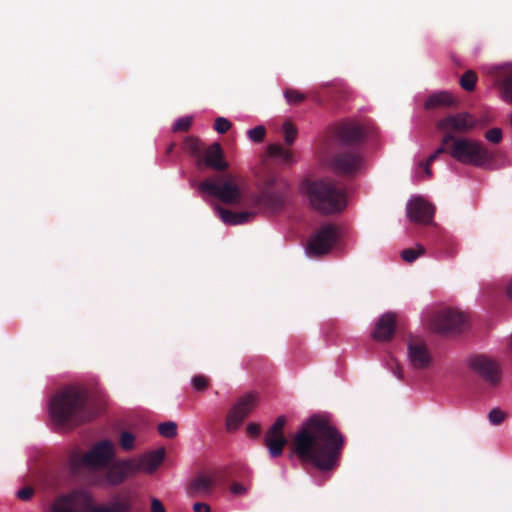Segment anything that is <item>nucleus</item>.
Instances as JSON below:
<instances>
[{
    "label": "nucleus",
    "mask_w": 512,
    "mask_h": 512,
    "mask_svg": "<svg viewBox=\"0 0 512 512\" xmlns=\"http://www.w3.org/2000/svg\"><path fill=\"white\" fill-rule=\"evenodd\" d=\"M344 444L343 435L324 418H308L294 439L295 452L320 470L335 467Z\"/></svg>",
    "instance_id": "nucleus-1"
},
{
    "label": "nucleus",
    "mask_w": 512,
    "mask_h": 512,
    "mask_svg": "<svg viewBox=\"0 0 512 512\" xmlns=\"http://www.w3.org/2000/svg\"><path fill=\"white\" fill-rule=\"evenodd\" d=\"M108 404V398L102 391L90 392L82 385H68L50 397L49 416H93L104 412Z\"/></svg>",
    "instance_id": "nucleus-2"
},
{
    "label": "nucleus",
    "mask_w": 512,
    "mask_h": 512,
    "mask_svg": "<svg viewBox=\"0 0 512 512\" xmlns=\"http://www.w3.org/2000/svg\"><path fill=\"white\" fill-rule=\"evenodd\" d=\"M307 193L312 207L323 214L339 213L347 205L345 189L331 178L309 183Z\"/></svg>",
    "instance_id": "nucleus-3"
},
{
    "label": "nucleus",
    "mask_w": 512,
    "mask_h": 512,
    "mask_svg": "<svg viewBox=\"0 0 512 512\" xmlns=\"http://www.w3.org/2000/svg\"><path fill=\"white\" fill-rule=\"evenodd\" d=\"M449 155L456 161L475 167H485L494 159V155L482 143L464 137L451 140Z\"/></svg>",
    "instance_id": "nucleus-4"
},
{
    "label": "nucleus",
    "mask_w": 512,
    "mask_h": 512,
    "mask_svg": "<svg viewBox=\"0 0 512 512\" xmlns=\"http://www.w3.org/2000/svg\"><path fill=\"white\" fill-rule=\"evenodd\" d=\"M199 189L230 205L239 204L242 199L239 178L231 174L222 176L219 183L205 180L200 183Z\"/></svg>",
    "instance_id": "nucleus-5"
},
{
    "label": "nucleus",
    "mask_w": 512,
    "mask_h": 512,
    "mask_svg": "<svg viewBox=\"0 0 512 512\" xmlns=\"http://www.w3.org/2000/svg\"><path fill=\"white\" fill-rule=\"evenodd\" d=\"M363 164V158L357 150H342L332 153L327 158L329 169L339 176L353 177Z\"/></svg>",
    "instance_id": "nucleus-6"
},
{
    "label": "nucleus",
    "mask_w": 512,
    "mask_h": 512,
    "mask_svg": "<svg viewBox=\"0 0 512 512\" xmlns=\"http://www.w3.org/2000/svg\"><path fill=\"white\" fill-rule=\"evenodd\" d=\"M287 190L288 185L285 182L271 179L266 182L260 194L255 197V204L273 212L280 211L285 205Z\"/></svg>",
    "instance_id": "nucleus-7"
},
{
    "label": "nucleus",
    "mask_w": 512,
    "mask_h": 512,
    "mask_svg": "<svg viewBox=\"0 0 512 512\" xmlns=\"http://www.w3.org/2000/svg\"><path fill=\"white\" fill-rule=\"evenodd\" d=\"M339 238L338 228L334 224L323 225L307 243L309 256H322L329 253Z\"/></svg>",
    "instance_id": "nucleus-8"
},
{
    "label": "nucleus",
    "mask_w": 512,
    "mask_h": 512,
    "mask_svg": "<svg viewBox=\"0 0 512 512\" xmlns=\"http://www.w3.org/2000/svg\"><path fill=\"white\" fill-rule=\"evenodd\" d=\"M467 327L466 315L456 309L448 308L436 313L432 320L434 331L442 334H455Z\"/></svg>",
    "instance_id": "nucleus-9"
},
{
    "label": "nucleus",
    "mask_w": 512,
    "mask_h": 512,
    "mask_svg": "<svg viewBox=\"0 0 512 512\" xmlns=\"http://www.w3.org/2000/svg\"><path fill=\"white\" fill-rule=\"evenodd\" d=\"M91 502V494L87 490L78 489L56 498L50 512H88Z\"/></svg>",
    "instance_id": "nucleus-10"
},
{
    "label": "nucleus",
    "mask_w": 512,
    "mask_h": 512,
    "mask_svg": "<svg viewBox=\"0 0 512 512\" xmlns=\"http://www.w3.org/2000/svg\"><path fill=\"white\" fill-rule=\"evenodd\" d=\"M331 130L335 140L347 146H358L367 138V129L356 121H342Z\"/></svg>",
    "instance_id": "nucleus-11"
},
{
    "label": "nucleus",
    "mask_w": 512,
    "mask_h": 512,
    "mask_svg": "<svg viewBox=\"0 0 512 512\" xmlns=\"http://www.w3.org/2000/svg\"><path fill=\"white\" fill-rule=\"evenodd\" d=\"M476 125L474 117L467 113L461 112L456 114H450L436 123V127L439 131L445 134L455 133L464 134L472 130Z\"/></svg>",
    "instance_id": "nucleus-12"
},
{
    "label": "nucleus",
    "mask_w": 512,
    "mask_h": 512,
    "mask_svg": "<svg viewBox=\"0 0 512 512\" xmlns=\"http://www.w3.org/2000/svg\"><path fill=\"white\" fill-rule=\"evenodd\" d=\"M469 368L490 385L500 381V368L496 362L485 355H474L468 360Z\"/></svg>",
    "instance_id": "nucleus-13"
},
{
    "label": "nucleus",
    "mask_w": 512,
    "mask_h": 512,
    "mask_svg": "<svg viewBox=\"0 0 512 512\" xmlns=\"http://www.w3.org/2000/svg\"><path fill=\"white\" fill-rule=\"evenodd\" d=\"M114 457V445L110 440L96 443L83 457L82 463L90 468L106 466Z\"/></svg>",
    "instance_id": "nucleus-14"
},
{
    "label": "nucleus",
    "mask_w": 512,
    "mask_h": 512,
    "mask_svg": "<svg viewBox=\"0 0 512 512\" xmlns=\"http://www.w3.org/2000/svg\"><path fill=\"white\" fill-rule=\"evenodd\" d=\"M408 359L414 369L424 370L430 367L432 355L425 341L418 337H411L407 343Z\"/></svg>",
    "instance_id": "nucleus-15"
},
{
    "label": "nucleus",
    "mask_w": 512,
    "mask_h": 512,
    "mask_svg": "<svg viewBox=\"0 0 512 512\" xmlns=\"http://www.w3.org/2000/svg\"><path fill=\"white\" fill-rule=\"evenodd\" d=\"M284 426L285 418H277L266 434L265 442L271 457L280 456L283 452V447L287 443V439L283 434Z\"/></svg>",
    "instance_id": "nucleus-16"
},
{
    "label": "nucleus",
    "mask_w": 512,
    "mask_h": 512,
    "mask_svg": "<svg viewBox=\"0 0 512 512\" xmlns=\"http://www.w3.org/2000/svg\"><path fill=\"white\" fill-rule=\"evenodd\" d=\"M408 217L417 223H429L434 216V207L422 198H414L407 205Z\"/></svg>",
    "instance_id": "nucleus-17"
},
{
    "label": "nucleus",
    "mask_w": 512,
    "mask_h": 512,
    "mask_svg": "<svg viewBox=\"0 0 512 512\" xmlns=\"http://www.w3.org/2000/svg\"><path fill=\"white\" fill-rule=\"evenodd\" d=\"M396 329V314L387 312L383 314L376 322L372 337L376 341H390Z\"/></svg>",
    "instance_id": "nucleus-18"
},
{
    "label": "nucleus",
    "mask_w": 512,
    "mask_h": 512,
    "mask_svg": "<svg viewBox=\"0 0 512 512\" xmlns=\"http://www.w3.org/2000/svg\"><path fill=\"white\" fill-rule=\"evenodd\" d=\"M165 457L163 447L149 451L137 457L141 473L151 474L158 469Z\"/></svg>",
    "instance_id": "nucleus-19"
},
{
    "label": "nucleus",
    "mask_w": 512,
    "mask_h": 512,
    "mask_svg": "<svg viewBox=\"0 0 512 512\" xmlns=\"http://www.w3.org/2000/svg\"><path fill=\"white\" fill-rule=\"evenodd\" d=\"M203 162L206 166L216 170L225 171L228 163L224 160V153L219 143L211 144L205 151Z\"/></svg>",
    "instance_id": "nucleus-20"
},
{
    "label": "nucleus",
    "mask_w": 512,
    "mask_h": 512,
    "mask_svg": "<svg viewBox=\"0 0 512 512\" xmlns=\"http://www.w3.org/2000/svg\"><path fill=\"white\" fill-rule=\"evenodd\" d=\"M213 484V475L199 473L191 481L189 485V492L192 496H207L210 494Z\"/></svg>",
    "instance_id": "nucleus-21"
},
{
    "label": "nucleus",
    "mask_w": 512,
    "mask_h": 512,
    "mask_svg": "<svg viewBox=\"0 0 512 512\" xmlns=\"http://www.w3.org/2000/svg\"><path fill=\"white\" fill-rule=\"evenodd\" d=\"M258 403L259 397L257 393L249 392L244 394L236 401L232 416H247L249 413L253 412Z\"/></svg>",
    "instance_id": "nucleus-22"
},
{
    "label": "nucleus",
    "mask_w": 512,
    "mask_h": 512,
    "mask_svg": "<svg viewBox=\"0 0 512 512\" xmlns=\"http://www.w3.org/2000/svg\"><path fill=\"white\" fill-rule=\"evenodd\" d=\"M218 212L222 221L229 225H239L247 223L255 216L254 212H233L222 207H218Z\"/></svg>",
    "instance_id": "nucleus-23"
},
{
    "label": "nucleus",
    "mask_w": 512,
    "mask_h": 512,
    "mask_svg": "<svg viewBox=\"0 0 512 512\" xmlns=\"http://www.w3.org/2000/svg\"><path fill=\"white\" fill-rule=\"evenodd\" d=\"M131 503L128 499L115 500L108 505H93V501L89 506L88 512H129Z\"/></svg>",
    "instance_id": "nucleus-24"
},
{
    "label": "nucleus",
    "mask_w": 512,
    "mask_h": 512,
    "mask_svg": "<svg viewBox=\"0 0 512 512\" xmlns=\"http://www.w3.org/2000/svg\"><path fill=\"white\" fill-rule=\"evenodd\" d=\"M454 103L455 99L449 92L441 91L429 96L425 102V107L427 109H435L439 107H449L454 105Z\"/></svg>",
    "instance_id": "nucleus-25"
},
{
    "label": "nucleus",
    "mask_w": 512,
    "mask_h": 512,
    "mask_svg": "<svg viewBox=\"0 0 512 512\" xmlns=\"http://www.w3.org/2000/svg\"><path fill=\"white\" fill-rule=\"evenodd\" d=\"M76 418H48L47 426L55 432H66L73 429L77 423Z\"/></svg>",
    "instance_id": "nucleus-26"
},
{
    "label": "nucleus",
    "mask_w": 512,
    "mask_h": 512,
    "mask_svg": "<svg viewBox=\"0 0 512 512\" xmlns=\"http://www.w3.org/2000/svg\"><path fill=\"white\" fill-rule=\"evenodd\" d=\"M269 156L279 159L284 164L293 163L291 151L283 148L280 144H270L267 148Z\"/></svg>",
    "instance_id": "nucleus-27"
},
{
    "label": "nucleus",
    "mask_w": 512,
    "mask_h": 512,
    "mask_svg": "<svg viewBox=\"0 0 512 512\" xmlns=\"http://www.w3.org/2000/svg\"><path fill=\"white\" fill-rule=\"evenodd\" d=\"M117 467H120L125 478L132 477L138 473H141L139 468V461L137 458H131L128 460H118Z\"/></svg>",
    "instance_id": "nucleus-28"
},
{
    "label": "nucleus",
    "mask_w": 512,
    "mask_h": 512,
    "mask_svg": "<svg viewBox=\"0 0 512 512\" xmlns=\"http://www.w3.org/2000/svg\"><path fill=\"white\" fill-rule=\"evenodd\" d=\"M452 139H454V135L452 133H448L443 136L441 145L426 159L428 165H431L439 157V155L443 153H447L449 155Z\"/></svg>",
    "instance_id": "nucleus-29"
},
{
    "label": "nucleus",
    "mask_w": 512,
    "mask_h": 512,
    "mask_svg": "<svg viewBox=\"0 0 512 512\" xmlns=\"http://www.w3.org/2000/svg\"><path fill=\"white\" fill-rule=\"evenodd\" d=\"M452 139H454V135L452 133H448L443 136L441 145L426 159L428 165H431L439 157V155L443 153H447L449 155Z\"/></svg>",
    "instance_id": "nucleus-30"
},
{
    "label": "nucleus",
    "mask_w": 512,
    "mask_h": 512,
    "mask_svg": "<svg viewBox=\"0 0 512 512\" xmlns=\"http://www.w3.org/2000/svg\"><path fill=\"white\" fill-rule=\"evenodd\" d=\"M452 139H454V135L452 133H448L443 136L441 145L426 159L428 165H431L439 157V155L443 153H447L449 155Z\"/></svg>",
    "instance_id": "nucleus-31"
},
{
    "label": "nucleus",
    "mask_w": 512,
    "mask_h": 512,
    "mask_svg": "<svg viewBox=\"0 0 512 512\" xmlns=\"http://www.w3.org/2000/svg\"><path fill=\"white\" fill-rule=\"evenodd\" d=\"M125 476L120 467H117V461L112 464L106 474V480L111 485H119L125 480Z\"/></svg>",
    "instance_id": "nucleus-32"
},
{
    "label": "nucleus",
    "mask_w": 512,
    "mask_h": 512,
    "mask_svg": "<svg viewBox=\"0 0 512 512\" xmlns=\"http://www.w3.org/2000/svg\"><path fill=\"white\" fill-rule=\"evenodd\" d=\"M183 148L192 154L193 156L199 157L202 153L201 144L198 138L188 136L183 142Z\"/></svg>",
    "instance_id": "nucleus-33"
},
{
    "label": "nucleus",
    "mask_w": 512,
    "mask_h": 512,
    "mask_svg": "<svg viewBox=\"0 0 512 512\" xmlns=\"http://www.w3.org/2000/svg\"><path fill=\"white\" fill-rule=\"evenodd\" d=\"M284 97L290 105L300 104L306 100V95L294 88H287L284 91Z\"/></svg>",
    "instance_id": "nucleus-34"
},
{
    "label": "nucleus",
    "mask_w": 512,
    "mask_h": 512,
    "mask_svg": "<svg viewBox=\"0 0 512 512\" xmlns=\"http://www.w3.org/2000/svg\"><path fill=\"white\" fill-rule=\"evenodd\" d=\"M476 81V73L472 70H468L460 78V85L464 90L470 92L475 89Z\"/></svg>",
    "instance_id": "nucleus-35"
},
{
    "label": "nucleus",
    "mask_w": 512,
    "mask_h": 512,
    "mask_svg": "<svg viewBox=\"0 0 512 512\" xmlns=\"http://www.w3.org/2000/svg\"><path fill=\"white\" fill-rule=\"evenodd\" d=\"M425 253V248L422 245H417L416 249L408 248L401 252V257L405 262L412 263L419 256Z\"/></svg>",
    "instance_id": "nucleus-36"
},
{
    "label": "nucleus",
    "mask_w": 512,
    "mask_h": 512,
    "mask_svg": "<svg viewBox=\"0 0 512 512\" xmlns=\"http://www.w3.org/2000/svg\"><path fill=\"white\" fill-rule=\"evenodd\" d=\"M159 433L166 438H173L177 434V424L174 421L162 422L158 425Z\"/></svg>",
    "instance_id": "nucleus-37"
},
{
    "label": "nucleus",
    "mask_w": 512,
    "mask_h": 512,
    "mask_svg": "<svg viewBox=\"0 0 512 512\" xmlns=\"http://www.w3.org/2000/svg\"><path fill=\"white\" fill-rule=\"evenodd\" d=\"M191 383L195 391L203 392L208 389L210 380L205 375L198 374L192 378Z\"/></svg>",
    "instance_id": "nucleus-38"
},
{
    "label": "nucleus",
    "mask_w": 512,
    "mask_h": 512,
    "mask_svg": "<svg viewBox=\"0 0 512 512\" xmlns=\"http://www.w3.org/2000/svg\"><path fill=\"white\" fill-rule=\"evenodd\" d=\"M247 134L251 141L259 143L263 141L266 134V129L261 125L256 126L255 128L248 130Z\"/></svg>",
    "instance_id": "nucleus-39"
},
{
    "label": "nucleus",
    "mask_w": 512,
    "mask_h": 512,
    "mask_svg": "<svg viewBox=\"0 0 512 512\" xmlns=\"http://www.w3.org/2000/svg\"><path fill=\"white\" fill-rule=\"evenodd\" d=\"M285 143L291 145L297 136L296 128L289 122H285L283 125Z\"/></svg>",
    "instance_id": "nucleus-40"
},
{
    "label": "nucleus",
    "mask_w": 512,
    "mask_h": 512,
    "mask_svg": "<svg viewBox=\"0 0 512 512\" xmlns=\"http://www.w3.org/2000/svg\"><path fill=\"white\" fill-rule=\"evenodd\" d=\"M135 437L132 433L124 431L120 435V445L124 450H132L134 448Z\"/></svg>",
    "instance_id": "nucleus-41"
},
{
    "label": "nucleus",
    "mask_w": 512,
    "mask_h": 512,
    "mask_svg": "<svg viewBox=\"0 0 512 512\" xmlns=\"http://www.w3.org/2000/svg\"><path fill=\"white\" fill-rule=\"evenodd\" d=\"M192 125V117L179 118L173 125L174 132H186Z\"/></svg>",
    "instance_id": "nucleus-42"
},
{
    "label": "nucleus",
    "mask_w": 512,
    "mask_h": 512,
    "mask_svg": "<svg viewBox=\"0 0 512 512\" xmlns=\"http://www.w3.org/2000/svg\"><path fill=\"white\" fill-rule=\"evenodd\" d=\"M502 90L507 102H512V73L506 76L502 81Z\"/></svg>",
    "instance_id": "nucleus-43"
},
{
    "label": "nucleus",
    "mask_w": 512,
    "mask_h": 512,
    "mask_svg": "<svg viewBox=\"0 0 512 512\" xmlns=\"http://www.w3.org/2000/svg\"><path fill=\"white\" fill-rule=\"evenodd\" d=\"M231 126V122L224 117L216 118L214 123V129L220 134L226 133L231 128Z\"/></svg>",
    "instance_id": "nucleus-44"
},
{
    "label": "nucleus",
    "mask_w": 512,
    "mask_h": 512,
    "mask_svg": "<svg viewBox=\"0 0 512 512\" xmlns=\"http://www.w3.org/2000/svg\"><path fill=\"white\" fill-rule=\"evenodd\" d=\"M485 138L494 143L497 144L502 140V131L500 128H491L485 133Z\"/></svg>",
    "instance_id": "nucleus-45"
},
{
    "label": "nucleus",
    "mask_w": 512,
    "mask_h": 512,
    "mask_svg": "<svg viewBox=\"0 0 512 512\" xmlns=\"http://www.w3.org/2000/svg\"><path fill=\"white\" fill-rule=\"evenodd\" d=\"M242 425V418H227L226 428L229 431H235Z\"/></svg>",
    "instance_id": "nucleus-46"
},
{
    "label": "nucleus",
    "mask_w": 512,
    "mask_h": 512,
    "mask_svg": "<svg viewBox=\"0 0 512 512\" xmlns=\"http://www.w3.org/2000/svg\"><path fill=\"white\" fill-rule=\"evenodd\" d=\"M33 490L29 487L18 490L17 496L22 500H29L32 497Z\"/></svg>",
    "instance_id": "nucleus-47"
},
{
    "label": "nucleus",
    "mask_w": 512,
    "mask_h": 512,
    "mask_svg": "<svg viewBox=\"0 0 512 512\" xmlns=\"http://www.w3.org/2000/svg\"><path fill=\"white\" fill-rule=\"evenodd\" d=\"M151 511L152 512H166L163 504L157 498L151 500Z\"/></svg>",
    "instance_id": "nucleus-48"
},
{
    "label": "nucleus",
    "mask_w": 512,
    "mask_h": 512,
    "mask_svg": "<svg viewBox=\"0 0 512 512\" xmlns=\"http://www.w3.org/2000/svg\"><path fill=\"white\" fill-rule=\"evenodd\" d=\"M246 430L250 436H256L260 431V427L256 423H250L247 425Z\"/></svg>",
    "instance_id": "nucleus-49"
},
{
    "label": "nucleus",
    "mask_w": 512,
    "mask_h": 512,
    "mask_svg": "<svg viewBox=\"0 0 512 512\" xmlns=\"http://www.w3.org/2000/svg\"><path fill=\"white\" fill-rule=\"evenodd\" d=\"M193 510L194 512H210V507L205 503H195Z\"/></svg>",
    "instance_id": "nucleus-50"
},
{
    "label": "nucleus",
    "mask_w": 512,
    "mask_h": 512,
    "mask_svg": "<svg viewBox=\"0 0 512 512\" xmlns=\"http://www.w3.org/2000/svg\"><path fill=\"white\" fill-rule=\"evenodd\" d=\"M231 492L236 495L244 494L246 492V488L241 484H233L231 486Z\"/></svg>",
    "instance_id": "nucleus-51"
},
{
    "label": "nucleus",
    "mask_w": 512,
    "mask_h": 512,
    "mask_svg": "<svg viewBox=\"0 0 512 512\" xmlns=\"http://www.w3.org/2000/svg\"><path fill=\"white\" fill-rule=\"evenodd\" d=\"M487 416H506V413L502 411L500 408L495 407L489 411Z\"/></svg>",
    "instance_id": "nucleus-52"
},
{
    "label": "nucleus",
    "mask_w": 512,
    "mask_h": 512,
    "mask_svg": "<svg viewBox=\"0 0 512 512\" xmlns=\"http://www.w3.org/2000/svg\"><path fill=\"white\" fill-rule=\"evenodd\" d=\"M505 291H506V295L507 297L512 300V278H510L507 283H506V286H505Z\"/></svg>",
    "instance_id": "nucleus-53"
},
{
    "label": "nucleus",
    "mask_w": 512,
    "mask_h": 512,
    "mask_svg": "<svg viewBox=\"0 0 512 512\" xmlns=\"http://www.w3.org/2000/svg\"><path fill=\"white\" fill-rule=\"evenodd\" d=\"M421 166L423 167L425 174L428 177H431L432 172H431V169H430V165H428L427 162L425 161V162L421 163Z\"/></svg>",
    "instance_id": "nucleus-54"
},
{
    "label": "nucleus",
    "mask_w": 512,
    "mask_h": 512,
    "mask_svg": "<svg viewBox=\"0 0 512 512\" xmlns=\"http://www.w3.org/2000/svg\"><path fill=\"white\" fill-rule=\"evenodd\" d=\"M504 418H489L490 424L493 426H498L502 423Z\"/></svg>",
    "instance_id": "nucleus-55"
},
{
    "label": "nucleus",
    "mask_w": 512,
    "mask_h": 512,
    "mask_svg": "<svg viewBox=\"0 0 512 512\" xmlns=\"http://www.w3.org/2000/svg\"><path fill=\"white\" fill-rule=\"evenodd\" d=\"M393 373L395 376H397L399 379L402 378V370L400 366L396 365V367L393 369Z\"/></svg>",
    "instance_id": "nucleus-56"
},
{
    "label": "nucleus",
    "mask_w": 512,
    "mask_h": 512,
    "mask_svg": "<svg viewBox=\"0 0 512 512\" xmlns=\"http://www.w3.org/2000/svg\"><path fill=\"white\" fill-rule=\"evenodd\" d=\"M175 145H176L175 143H171V144L168 146V148H167V154H170V153L173 151V149H174Z\"/></svg>",
    "instance_id": "nucleus-57"
}]
</instances>
